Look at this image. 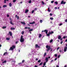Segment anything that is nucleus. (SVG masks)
<instances>
[{
	"instance_id": "nucleus-64",
	"label": "nucleus",
	"mask_w": 67,
	"mask_h": 67,
	"mask_svg": "<svg viewBox=\"0 0 67 67\" xmlns=\"http://www.w3.org/2000/svg\"><path fill=\"white\" fill-rule=\"evenodd\" d=\"M35 67H37V65H35Z\"/></svg>"
},
{
	"instance_id": "nucleus-54",
	"label": "nucleus",
	"mask_w": 67,
	"mask_h": 67,
	"mask_svg": "<svg viewBox=\"0 0 67 67\" xmlns=\"http://www.w3.org/2000/svg\"><path fill=\"white\" fill-rule=\"evenodd\" d=\"M54 9H57V7H55Z\"/></svg>"
},
{
	"instance_id": "nucleus-55",
	"label": "nucleus",
	"mask_w": 67,
	"mask_h": 67,
	"mask_svg": "<svg viewBox=\"0 0 67 67\" xmlns=\"http://www.w3.org/2000/svg\"><path fill=\"white\" fill-rule=\"evenodd\" d=\"M57 58L55 59L54 60H57Z\"/></svg>"
},
{
	"instance_id": "nucleus-1",
	"label": "nucleus",
	"mask_w": 67,
	"mask_h": 67,
	"mask_svg": "<svg viewBox=\"0 0 67 67\" xmlns=\"http://www.w3.org/2000/svg\"><path fill=\"white\" fill-rule=\"evenodd\" d=\"M20 41L21 43H22L24 42V39L23 38V36L21 35L20 40Z\"/></svg>"
},
{
	"instance_id": "nucleus-56",
	"label": "nucleus",
	"mask_w": 67,
	"mask_h": 67,
	"mask_svg": "<svg viewBox=\"0 0 67 67\" xmlns=\"http://www.w3.org/2000/svg\"><path fill=\"white\" fill-rule=\"evenodd\" d=\"M60 41H62L63 40V38H62L61 39H60Z\"/></svg>"
},
{
	"instance_id": "nucleus-52",
	"label": "nucleus",
	"mask_w": 67,
	"mask_h": 67,
	"mask_svg": "<svg viewBox=\"0 0 67 67\" xmlns=\"http://www.w3.org/2000/svg\"><path fill=\"white\" fill-rule=\"evenodd\" d=\"M49 33L50 35V34H52V32H49Z\"/></svg>"
},
{
	"instance_id": "nucleus-60",
	"label": "nucleus",
	"mask_w": 67,
	"mask_h": 67,
	"mask_svg": "<svg viewBox=\"0 0 67 67\" xmlns=\"http://www.w3.org/2000/svg\"><path fill=\"white\" fill-rule=\"evenodd\" d=\"M12 62H14V63H15L16 62H15V61H12Z\"/></svg>"
},
{
	"instance_id": "nucleus-25",
	"label": "nucleus",
	"mask_w": 67,
	"mask_h": 67,
	"mask_svg": "<svg viewBox=\"0 0 67 67\" xmlns=\"http://www.w3.org/2000/svg\"><path fill=\"white\" fill-rule=\"evenodd\" d=\"M7 63V61L6 60H5L4 62H2L3 63Z\"/></svg>"
},
{
	"instance_id": "nucleus-24",
	"label": "nucleus",
	"mask_w": 67,
	"mask_h": 67,
	"mask_svg": "<svg viewBox=\"0 0 67 67\" xmlns=\"http://www.w3.org/2000/svg\"><path fill=\"white\" fill-rule=\"evenodd\" d=\"M10 38H6V40H8V41H9V40H10Z\"/></svg>"
},
{
	"instance_id": "nucleus-27",
	"label": "nucleus",
	"mask_w": 67,
	"mask_h": 67,
	"mask_svg": "<svg viewBox=\"0 0 67 67\" xmlns=\"http://www.w3.org/2000/svg\"><path fill=\"white\" fill-rule=\"evenodd\" d=\"M7 7V6L5 5H4L3 6V8H5V7Z\"/></svg>"
},
{
	"instance_id": "nucleus-35",
	"label": "nucleus",
	"mask_w": 67,
	"mask_h": 67,
	"mask_svg": "<svg viewBox=\"0 0 67 67\" xmlns=\"http://www.w3.org/2000/svg\"><path fill=\"white\" fill-rule=\"evenodd\" d=\"M7 27V26H3V29H5Z\"/></svg>"
},
{
	"instance_id": "nucleus-44",
	"label": "nucleus",
	"mask_w": 67,
	"mask_h": 67,
	"mask_svg": "<svg viewBox=\"0 0 67 67\" xmlns=\"http://www.w3.org/2000/svg\"><path fill=\"white\" fill-rule=\"evenodd\" d=\"M63 43V41H62L61 42H60V44H62V43Z\"/></svg>"
},
{
	"instance_id": "nucleus-41",
	"label": "nucleus",
	"mask_w": 67,
	"mask_h": 67,
	"mask_svg": "<svg viewBox=\"0 0 67 67\" xmlns=\"http://www.w3.org/2000/svg\"><path fill=\"white\" fill-rule=\"evenodd\" d=\"M25 62V60H22V63H24Z\"/></svg>"
},
{
	"instance_id": "nucleus-32",
	"label": "nucleus",
	"mask_w": 67,
	"mask_h": 67,
	"mask_svg": "<svg viewBox=\"0 0 67 67\" xmlns=\"http://www.w3.org/2000/svg\"><path fill=\"white\" fill-rule=\"evenodd\" d=\"M43 64V62L41 63H40L39 64V65L41 66V65H42Z\"/></svg>"
},
{
	"instance_id": "nucleus-49",
	"label": "nucleus",
	"mask_w": 67,
	"mask_h": 67,
	"mask_svg": "<svg viewBox=\"0 0 67 67\" xmlns=\"http://www.w3.org/2000/svg\"><path fill=\"white\" fill-rule=\"evenodd\" d=\"M51 32L52 34H53L54 33V31H51Z\"/></svg>"
},
{
	"instance_id": "nucleus-5",
	"label": "nucleus",
	"mask_w": 67,
	"mask_h": 67,
	"mask_svg": "<svg viewBox=\"0 0 67 67\" xmlns=\"http://www.w3.org/2000/svg\"><path fill=\"white\" fill-rule=\"evenodd\" d=\"M67 46L65 47L64 49V52H66V51H67Z\"/></svg>"
},
{
	"instance_id": "nucleus-61",
	"label": "nucleus",
	"mask_w": 67,
	"mask_h": 67,
	"mask_svg": "<svg viewBox=\"0 0 67 67\" xmlns=\"http://www.w3.org/2000/svg\"><path fill=\"white\" fill-rule=\"evenodd\" d=\"M7 17H9V15L8 14L7 15Z\"/></svg>"
},
{
	"instance_id": "nucleus-28",
	"label": "nucleus",
	"mask_w": 67,
	"mask_h": 67,
	"mask_svg": "<svg viewBox=\"0 0 67 67\" xmlns=\"http://www.w3.org/2000/svg\"><path fill=\"white\" fill-rule=\"evenodd\" d=\"M24 33V31H22L21 33V34H22V35H23Z\"/></svg>"
},
{
	"instance_id": "nucleus-36",
	"label": "nucleus",
	"mask_w": 67,
	"mask_h": 67,
	"mask_svg": "<svg viewBox=\"0 0 67 67\" xmlns=\"http://www.w3.org/2000/svg\"><path fill=\"white\" fill-rule=\"evenodd\" d=\"M18 43H19V41H16V42H15V44H18Z\"/></svg>"
},
{
	"instance_id": "nucleus-13",
	"label": "nucleus",
	"mask_w": 67,
	"mask_h": 67,
	"mask_svg": "<svg viewBox=\"0 0 67 67\" xmlns=\"http://www.w3.org/2000/svg\"><path fill=\"white\" fill-rule=\"evenodd\" d=\"M9 34H10V36H12V32H9Z\"/></svg>"
},
{
	"instance_id": "nucleus-18",
	"label": "nucleus",
	"mask_w": 67,
	"mask_h": 67,
	"mask_svg": "<svg viewBox=\"0 0 67 67\" xmlns=\"http://www.w3.org/2000/svg\"><path fill=\"white\" fill-rule=\"evenodd\" d=\"M49 7H48V12H51V10H49Z\"/></svg>"
},
{
	"instance_id": "nucleus-10",
	"label": "nucleus",
	"mask_w": 67,
	"mask_h": 67,
	"mask_svg": "<svg viewBox=\"0 0 67 67\" xmlns=\"http://www.w3.org/2000/svg\"><path fill=\"white\" fill-rule=\"evenodd\" d=\"M21 24H23L24 25H25V23L23 22H21Z\"/></svg>"
},
{
	"instance_id": "nucleus-63",
	"label": "nucleus",
	"mask_w": 67,
	"mask_h": 67,
	"mask_svg": "<svg viewBox=\"0 0 67 67\" xmlns=\"http://www.w3.org/2000/svg\"><path fill=\"white\" fill-rule=\"evenodd\" d=\"M56 67H59V66L58 65H57Z\"/></svg>"
},
{
	"instance_id": "nucleus-48",
	"label": "nucleus",
	"mask_w": 67,
	"mask_h": 67,
	"mask_svg": "<svg viewBox=\"0 0 67 67\" xmlns=\"http://www.w3.org/2000/svg\"><path fill=\"white\" fill-rule=\"evenodd\" d=\"M49 15H51V16H52V13H51Z\"/></svg>"
},
{
	"instance_id": "nucleus-31",
	"label": "nucleus",
	"mask_w": 67,
	"mask_h": 67,
	"mask_svg": "<svg viewBox=\"0 0 67 67\" xmlns=\"http://www.w3.org/2000/svg\"><path fill=\"white\" fill-rule=\"evenodd\" d=\"M50 20H54V18H50Z\"/></svg>"
},
{
	"instance_id": "nucleus-2",
	"label": "nucleus",
	"mask_w": 67,
	"mask_h": 67,
	"mask_svg": "<svg viewBox=\"0 0 67 67\" xmlns=\"http://www.w3.org/2000/svg\"><path fill=\"white\" fill-rule=\"evenodd\" d=\"M14 48H15V46L14 45L12 46V47H10L9 50L10 51V50H11L12 51H13Z\"/></svg>"
},
{
	"instance_id": "nucleus-21",
	"label": "nucleus",
	"mask_w": 67,
	"mask_h": 67,
	"mask_svg": "<svg viewBox=\"0 0 67 67\" xmlns=\"http://www.w3.org/2000/svg\"><path fill=\"white\" fill-rule=\"evenodd\" d=\"M41 60H39L38 61V63H41Z\"/></svg>"
},
{
	"instance_id": "nucleus-12",
	"label": "nucleus",
	"mask_w": 67,
	"mask_h": 67,
	"mask_svg": "<svg viewBox=\"0 0 67 67\" xmlns=\"http://www.w3.org/2000/svg\"><path fill=\"white\" fill-rule=\"evenodd\" d=\"M29 12V10L26 9L25 10V13H27Z\"/></svg>"
},
{
	"instance_id": "nucleus-47",
	"label": "nucleus",
	"mask_w": 67,
	"mask_h": 67,
	"mask_svg": "<svg viewBox=\"0 0 67 67\" xmlns=\"http://www.w3.org/2000/svg\"><path fill=\"white\" fill-rule=\"evenodd\" d=\"M60 55H59L58 56V58H59L60 57Z\"/></svg>"
},
{
	"instance_id": "nucleus-8",
	"label": "nucleus",
	"mask_w": 67,
	"mask_h": 67,
	"mask_svg": "<svg viewBox=\"0 0 67 67\" xmlns=\"http://www.w3.org/2000/svg\"><path fill=\"white\" fill-rule=\"evenodd\" d=\"M45 60L46 61V62H47L48 61V57H47L46 58Z\"/></svg>"
},
{
	"instance_id": "nucleus-39",
	"label": "nucleus",
	"mask_w": 67,
	"mask_h": 67,
	"mask_svg": "<svg viewBox=\"0 0 67 67\" xmlns=\"http://www.w3.org/2000/svg\"><path fill=\"white\" fill-rule=\"evenodd\" d=\"M42 5H44V2L42 1Z\"/></svg>"
},
{
	"instance_id": "nucleus-7",
	"label": "nucleus",
	"mask_w": 67,
	"mask_h": 67,
	"mask_svg": "<svg viewBox=\"0 0 67 67\" xmlns=\"http://www.w3.org/2000/svg\"><path fill=\"white\" fill-rule=\"evenodd\" d=\"M35 46L36 48H40V46H38V45H37V44H36Z\"/></svg>"
},
{
	"instance_id": "nucleus-45",
	"label": "nucleus",
	"mask_w": 67,
	"mask_h": 67,
	"mask_svg": "<svg viewBox=\"0 0 67 67\" xmlns=\"http://www.w3.org/2000/svg\"><path fill=\"white\" fill-rule=\"evenodd\" d=\"M54 1H52L51 2V3H54Z\"/></svg>"
},
{
	"instance_id": "nucleus-30",
	"label": "nucleus",
	"mask_w": 67,
	"mask_h": 67,
	"mask_svg": "<svg viewBox=\"0 0 67 67\" xmlns=\"http://www.w3.org/2000/svg\"><path fill=\"white\" fill-rule=\"evenodd\" d=\"M45 65H46V62H44L43 64V66H45Z\"/></svg>"
},
{
	"instance_id": "nucleus-40",
	"label": "nucleus",
	"mask_w": 67,
	"mask_h": 67,
	"mask_svg": "<svg viewBox=\"0 0 67 67\" xmlns=\"http://www.w3.org/2000/svg\"><path fill=\"white\" fill-rule=\"evenodd\" d=\"M16 0H13V2H16Z\"/></svg>"
},
{
	"instance_id": "nucleus-23",
	"label": "nucleus",
	"mask_w": 67,
	"mask_h": 67,
	"mask_svg": "<svg viewBox=\"0 0 67 67\" xmlns=\"http://www.w3.org/2000/svg\"><path fill=\"white\" fill-rule=\"evenodd\" d=\"M33 30V29H30L29 30V32H31V31H32V30Z\"/></svg>"
},
{
	"instance_id": "nucleus-29",
	"label": "nucleus",
	"mask_w": 67,
	"mask_h": 67,
	"mask_svg": "<svg viewBox=\"0 0 67 67\" xmlns=\"http://www.w3.org/2000/svg\"><path fill=\"white\" fill-rule=\"evenodd\" d=\"M54 3H55V4H56L57 5L58 4V2L57 1H56L54 2Z\"/></svg>"
},
{
	"instance_id": "nucleus-58",
	"label": "nucleus",
	"mask_w": 67,
	"mask_h": 67,
	"mask_svg": "<svg viewBox=\"0 0 67 67\" xmlns=\"http://www.w3.org/2000/svg\"><path fill=\"white\" fill-rule=\"evenodd\" d=\"M17 16H18V15H15V18H17Z\"/></svg>"
},
{
	"instance_id": "nucleus-17",
	"label": "nucleus",
	"mask_w": 67,
	"mask_h": 67,
	"mask_svg": "<svg viewBox=\"0 0 67 67\" xmlns=\"http://www.w3.org/2000/svg\"><path fill=\"white\" fill-rule=\"evenodd\" d=\"M47 34V36H50V34H49V33L48 34Z\"/></svg>"
},
{
	"instance_id": "nucleus-37",
	"label": "nucleus",
	"mask_w": 67,
	"mask_h": 67,
	"mask_svg": "<svg viewBox=\"0 0 67 67\" xmlns=\"http://www.w3.org/2000/svg\"><path fill=\"white\" fill-rule=\"evenodd\" d=\"M55 56L56 57H57V54H55Z\"/></svg>"
},
{
	"instance_id": "nucleus-3",
	"label": "nucleus",
	"mask_w": 67,
	"mask_h": 67,
	"mask_svg": "<svg viewBox=\"0 0 67 67\" xmlns=\"http://www.w3.org/2000/svg\"><path fill=\"white\" fill-rule=\"evenodd\" d=\"M46 48H48L47 49V51L48 52V51L50 49H51V46H46Z\"/></svg>"
},
{
	"instance_id": "nucleus-38",
	"label": "nucleus",
	"mask_w": 67,
	"mask_h": 67,
	"mask_svg": "<svg viewBox=\"0 0 67 67\" xmlns=\"http://www.w3.org/2000/svg\"><path fill=\"white\" fill-rule=\"evenodd\" d=\"M31 1H31V0L29 1L28 2H29V3H31Z\"/></svg>"
},
{
	"instance_id": "nucleus-34",
	"label": "nucleus",
	"mask_w": 67,
	"mask_h": 67,
	"mask_svg": "<svg viewBox=\"0 0 67 67\" xmlns=\"http://www.w3.org/2000/svg\"><path fill=\"white\" fill-rule=\"evenodd\" d=\"M10 24H12V25H13V24H13V23H12V21H11L10 22Z\"/></svg>"
},
{
	"instance_id": "nucleus-16",
	"label": "nucleus",
	"mask_w": 67,
	"mask_h": 67,
	"mask_svg": "<svg viewBox=\"0 0 67 67\" xmlns=\"http://www.w3.org/2000/svg\"><path fill=\"white\" fill-rule=\"evenodd\" d=\"M15 28L12 27L11 28V30H15Z\"/></svg>"
},
{
	"instance_id": "nucleus-51",
	"label": "nucleus",
	"mask_w": 67,
	"mask_h": 67,
	"mask_svg": "<svg viewBox=\"0 0 67 67\" xmlns=\"http://www.w3.org/2000/svg\"><path fill=\"white\" fill-rule=\"evenodd\" d=\"M9 19L11 21H12V19H11V18H10Z\"/></svg>"
},
{
	"instance_id": "nucleus-4",
	"label": "nucleus",
	"mask_w": 67,
	"mask_h": 67,
	"mask_svg": "<svg viewBox=\"0 0 67 67\" xmlns=\"http://www.w3.org/2000/svg\"><path fill=\"white\" fill-rule=\"evenodd\" d=\"M46 32V34H47V33H48V30H45L43 31H42V32Z\"/></svg>"
},
{
	"instance_id": "nucleus-20",
	"label": "nucleus",
	"mask_w": 67,
	"mask_h": 67,
	"mask_svg": "<svg viewBox=\"0 0 67 67\" xmlns=\"http://www.w3.org/2000/svg\"><path fill=\"white\" fill-rule=\"evenodd\" d=\"M7 52H5L3 54V55L4 56L5 55H7Z\"/></svg>"
},
{
	"instance_id": "nucleus-50",
	"label": "nucleus",
	"mask_w": 67,
	"mask_h": 67,
	"mask_svg": "<svg viewBox=\"0 0 67 67\" xmlns=\"http://www.w3.org/2000/svg\"><path fill=\"white\" fill-rule=\"evenodd\" d=\"M66 38V37L65 36H64L63 37V39H65Z\"/></svg>"
},
{
	"instance_id": "nucleus-43",
	"label": "nucleus",
	"mask_w": 67,
	"mask_h": 67,
	"mask_svg": "<svg viewBox=\"0 0 67 67\" xmlns=\"http://www.w3.org/2000/svg\"><path fill=\"white\" fill-rule=\"evenodd\" d=\"M34 10H33L32 11V13H34Z\"/></svg>"
},
{
	"instance_id": "nucleus-14",
	"label": "nucleus",
	"mask_w": 67,
	"mask_h": 67,
	"mask_svg": "<svg viewBox=\"0 0 67 67\" xmlns=\"http://www.w3.org/2000/svg\"><path fill=\"white\" fill-rule=\"evenodd\" d=\"M9 6L10 7L12 6V3H9Z\"/></svg>"
},
{
	"instance_id": "nucleus-57",
	"label": "nucleus",
	"mask_w": 67,
	"mask_h": 67,
	"mask_svg": "<svg viewBox=\"0 0 67 67\" xmlns=\"http://www.w3.org/2000/svg\"><path fill=\"white\" fill-rule=\"evenodd\" d=\"M17 19L18 20L19 19V16H18L17 17Z\"/></svg>"
},
{
	"instance_id": "nucleus-42",
	"label": "nucleus",
	"mask_w": 67,
	"mask_h": 67,
	"mask_svg": "<svg viewBox=\"0 0 67 67\" xmlns=\"http://www.w3.org/2000/svg\"><path fill=\"white\" fill-rule=\"evenodd\" d=\"M40 23H42V22H43V21H42V20H40Z\"/></svg>"
},
{
	"instance_id": "nucleus-62",
	"label": "nucleus",
	"mask_w": 67,
	"mask_h": 67,
	"mask_svg": "<svg viewBox=\"0 0 67 67\" xmlns=\"http://www.w3.org/2000/svg\"><path fill=\"white\" fill-rule=\"evenodd\" d=\"M65 42H67V39H66V40H65Z\"/></svg>"
},
{
	"instance_id": "nucleus-46",
	"label": "nucleus",
	"mask_w": 67,
	"mask_h": 67,
	"mask_svg": "<svg viewBox=\"0 0 67 67\" xmlns=\"http://www.w3.org/2000/svg\"><path fill=\"white\" fill-rule=\"evenodd\" d=\"M63 25V24L62 23L60 24L59 25V26H61V25Z\"/></svg>"
},
{
	"instance_id": "nucleus-19",
	"label": "nucleus",
	"mask_w": 67,
	"mask_h": 67,
	"mask_svg": "<svg viewBox=\"0 0 67 67\" xmlns=\"http://www.w3.org/2000/svg\"><path fill=\"white\" fill-rule=\"evenodd\" d=\"M53 39H51L50 41V43H52L53 42Z\"/></svg>"
},
{
	"instance_id": "nucleus-53",
	"label": "nucleus",
	"mask_w": 67,
	"mask_h": 67,
	"mask_svg": "<svg viewBox=\"0 0 67 67\" xmlns=\"http://www.w3.org/2000/svg\"><path fill=\"white\" fill-rule=\"evenodd\" d=\"M60 48L59 47H58L57 48V50L59 49Z\"/></svg>"
},
{
	"instance_id": "nucleus-22",
	"label": "nucleus",
	"mask_w": 67,
	"mask_h": 67,
	"mask_svg": "<svg viewBox=\"0 0 67 67\" xmlns=\"http://www.w3.org/2000/svg\"><path fill=\"white\" fill-rule=\"evenodd\" d=\"M59 52L60 53H61V52H63V53H64V52H63V51H62L61 50H59Z\"/></svg>"
},
{
	"instance_id": "nucleus-9",
	"label": "nucleus",
	"mask_w": 67,
	"mask_h": 67,
	"mask_svg": "<svg viewBox=\"0 0 67 67\" xmlns=\"http://www.w3.org/2000/svg\"><path fill=\"white\" fill-rule=\"evenodd\" d=\"M35 21H34L32 23H30L29 24H35Z\"/></svg>"
},
{
	"instance_id": "nucleus-11",
	"label": "nucleus",
	"mask_w": 67,
	"mask_h": 67,
	"mask_svg": "<svg viewBox=\"0 0 67 67\" xmlns=\"http://www.w3.org/2000/svg\"><path fill=\"white\" fill-rule=\"evenodd\" d=\"M62 38V37L60 36H58V38L59 40H60V39H61V38Z\"/></svg>"
},
{
	"instance_id": "nucleus-33",
	"label": "nucleus",
	"mask_w": 67,
	"mask_h": 67,
	"mask_svg": "<svg viewBox=\"0 0 67 67\" xmlns=\"http://www.w3.org/2000/svg\"><path fill=\"white\" fill-rule=\"evenodd\" d=\"M46 53H44V57H45V56H46Z\"/></svg>"
},
{
	"instance_id": "nucleus-6",
	"label": "nucleus",
	"mask_w": 67,
	"mask_h": 67,
	"mask_svg": "<svg viewBox=\"0 0 67 67\" xmlns=\"http://www.w3.org/2000/svg\"><path fill=\"white\" fill-rule=\"evenodd\" d=\"M64 2V1H62L61 3V4H65L66 3V2Z\"/></svg>"
},
{
	"instance_id": "nucleus-26",
	"label": "nucleus",
	"mask_w": 67,
	"mask_h": 67,
	"mask_svg": "<svg viewBox=\"0 0 67 67\" xmlns=\"http://www.w3.org/2000/svg\"><path fill=\"white\" fill-rule=\"evenodd\" d=\"M41 37L42 35H41V34H40L39 36V37H40V38H41Z\"/></svg>"
},
{
	"instance_id": "nucleus-15",
	"label": "nucleus",
	"mask_w": 67,
	"mask_h": 67,
	"mask_svg": "<svg viewBox=\"0 0 67 67\" xmlns=\"http://www.w3.org/2000/svg\"><path fill=\"white\" fill-rule=\"evenodd\" d=\"M6 1H9V0H4V3H6Z\"/></svg>"
},
{
	"instance_id": "nucleus-59",
	"label": "nucleus",
	"mask_w": 67,
	"mask_h": 67,
	"mask_svg": "<svg viewBox=\"0 0 67 67\" xmlns=\"http://www.w3.org/2000/svg\"><path fill=\"white\" fill-rule=\"evenodd\" d=\"M35 10H37V8H36L35 9Z\"/></svg>"
}]
</instances>
